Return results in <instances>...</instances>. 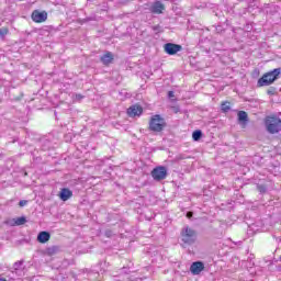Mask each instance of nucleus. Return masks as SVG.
Segmentation results:
<instances>
[{"instance_id": "nucleus-7", "label": "nucleus", "mask_w": 281, "mask_h": 281, "mask_svg": "<svg viewBox=\"0 0 281 281\" xmlns=\"http://www.w3.org/2000/svg\"><path fill=\"white\" fill-rule=\"evenodd\" d=\"M32 20L34 23H45V21H47V12L35 10L32 13Z\"/></svg>"}, {"instance_id": "nucleus-12", "label": "nucleus", "mask_w": 281, "mask_h": 281, "mask_svg": "<svg viewBox=\"0 0 281 281\" xmlns=\"http://www.w3.org/2000/svg\"><path fill=\"white\" fill-rule=\"evenodd\" d=\"M52 236L49 235L48 232H41L38 235H37V240L38 243H42V244H45L47 241H49V238Z\"/></svg>"}, {"instance_id": "nucleus-16", "label": "nucleus", "mask_w": 281, "mask_h": 281, "mask_svg": "<svg viewBox=\"0 0 281 281\" xmlns=\"http://www.w3.org/2000/svg\"><path fill=\"white\" fill-rule=\"evenodd\" d=\"M238 120H239V122H247L249 120V116L247 115V112L239 111L238 112Z\"/></svg>"}, {"instance_id": "nucleus-14", "label": "nucleus", "mask_w": 281, "mask_h": 281, "mask_svg": "<svg viewBox=\"0 0 281 281\" xmlns=\"http://www.w3.org/2000/svg\"><path fill=\"white\" fill-rule=\"evenodd\" d=\"M27 223V220L25 217H18L16 220H12L10 225H25Z\"/></svg>"}, {"instance_id": "nucleus-3", "label": "nucleus", "mask_w": 281, "mask_h": 281, "mask_svg": "<svg viewBox=\"0 0 281 281\" xmlns=\"http://www.w3.org/2000/svg\"><path fill=\"white\" fill-rule=\"evenodd\" d=\"M166 126V120L159 114L151 116L149 120V131L153 133H161Z\"/></svg>"}, {"instance_id": "nucleus-24", "label": "nucleus", "mask_w": 281, "mask_h": 281, "mask_svg": "<svg viewBox=\"0 0 281 281\" xmlns=\"http://www.w3.org/2000/svg\"><path fill=\"white\" fill-rule=\"evenodd\" d=\"M192 216H194V213L191 212V211H189V212L187 213V218H192Z\"/></svg>"}, {"instance_id": "nucleus-23", "label": "nucleus", "mask_w": 281, "mask_h": 281, "mask_svg": "<svg viewBox=\"0 0 281 281\" xmlns=\"http://www.w3.org/2000/svg\"><path fill=\"white\" fill-rule=\"evenodd\" d=\"M4 34H8V30L0 29V36H3Z\"/></svg>"}, {"instance_id": "nucleus-13", "label": "nucleus", "mask_w": 281, "mask_h": 281, "mask_svg": "<svg viewBox=\"0 0 281 281\" xmlns=\"http://www.w3.org/2000/svg\"><path fill=\"white\" fill-rule=\"evenodd\" d=\"M101 63H103V65H111V63H113V54L111 52L104 54L101 57Z\"/></svg>"}, {"instance_id": "nucleus-15", "label": "nucleus", "mask_w": 281, "mask_h": 281, "mask_svg": "<svg viewBox=\"0 0 281 281\" xmlns=\"http://www.w3.org/2000/svg\"><path fill=\"white\" fill-rule=\"evenodd\" d=\"M58 251H59L58 246H52V247H48V248L46 249V254H47L48 256H55V254H58Z\"/></svg>"}, {"instance_id": "nucleus-6", "label": "nucleus", "mask_w": 281, "mask_h": 281, "mask_svg": "<svg viewBox=\"0 0 281 281\" xmlns=\"http://www.w3.org/2000/svg\"><path fill=\"white\" fill-rule=\"evenodd\" d=\"M164 49L166 54H169V56H175V54H177L178 52H181L183 47L179 44L167 43L165 44Z\"/></svg>"}, {"instance_id": "nucleus-2", "label": "nucleus", "mask_w": 281, "mask_h": 281, "mask_svg": "<svg viewBox=\"0 0 281 281\" xmlns=\"http://www.w3.org/2000/svg\"><path fill=\"white\" fill-rule=\"evenodd\" d=\"M266 130L271 135H276V133L281 132V120L276 115L267 116L265 120Z\"/></svg>"}, {"instance_id": "nucleus-19", "label": "nucleus", "mask_w": 281, "mask_h": 281, "mask_svg": "<svg viewBox=\"0 0 281 281\" xmlns=\"http://www.w3.org/2000/svg\"><path fill=\"white\" fill-rule=\"evenodd\" d=\"M21 267H23V261H18L13 265V268L15 269V271H19L21 269Z\"/></svg>"}, {"instance_id": "nucleus-21", "label": "nucleus", "mask_w": 281, "mask_h": 281, "mask_svg": "<svg viewBox=\"0 0 281 281\" xmlns=\"http://www.w3.org/2000/svg\"><path fill=\"white\" fill-rule=\"evenodd\" d=\"M19 205H20V207H25V205H27V200H21L19 202Z\"/></svg>"}, {"instance_id": "nucleus-1", "label": "nucleus", "mask_w": 281, "mask_h": 281, "mask_svg": "<svg viewBox=\"0 0 281 281\" xmlns=\"http://www.w3.org/2000/svg\"><path fill=\"white\" fill-rule=\"evenodd\" d=\"M281 69L276 68L269 72H266L257 82L258 87H269V85H273L274 80L280 78Z\"/></svg>"}, {"instance_id": "nucleus-9", "label": "nucleus", "mask_w": 281, "mask_h": 281, "mask_svg": "<svg viewBox=\"0 0 281 281\" xmlns=\"http://www.w3.org/2000/svg\"><path fill=\"white\" fill-rule=\"evenodd\" d=\"M203 269H205V265L203 263V261H195L190 267V271L191 273H193V276H199V273H201Z\"/></svg>"}, {"instance_id": "nucleus-26", "label": "nucleus", "mask_w": 281, "mask_h": 281, "mask_svg": "<svg viewBox=\"0 0 281 281\" xmlns=\"http://www.w3.org/2000/svg\"><path fill=\"white\" fill-rule=\"evenodd\" d=\"M0 281H8V280H5V278H0Z\"/></svg>"}, {"instance_id": "nucleus-5", "label": "nucleus", "mask_w": 281, "mask_h": 281, "mask_svg": "<svg viewBox=\"0 0 281 281\" xmlns=\"http://www.w3.org/2000/svg\"><path fill=\"white\" fill-rule=\"evenodd\" d=\"M151 177L155 181H164V179L168 177V170L166 169V167H156L151 171Z\"/></svg>"}, {"instance_id": "nucleus-11", "label": "nucleus", "mask_w": 281, "mask_h": 281, "mask_svg": "<svg viewBox=\"0 0 281 281\" xmlns=\"http://www.w3.org/2000/svg\"><path fill=\"white\" fill-rule=\"evenodd\" d=\"M58 196L61 201H69V198L74 196V192L67 188H64L60 190Z\"/></svg>"}, {"instance_id": "nucleus-17", "label": "nucleus", "mask_w": 281, "mask_h": 281, "mask_svg": "<svg viewBox=\"0 0 281 281\" xmlns=\"http://www.w3.org/2000/svg\"><path fill=\"white\" fill-rule=\"evenodd\" d=\"M192 137L194 142H199V139L203 137V132H201V130L194 131Z\"/></svg>"}, {"instance_id": "nucleus-18", "label": "nucleus", "mask_w": 281, "mask_h": 281, "mask_svg": "<svg viewBox=\"0 0 281 281\" xmlns=\"http://www.w3.org/2000/svg\"><path fill=\"white\" fill-rule=\"evenodd\" d=\"M221 109H222V111H223L224 113H227V112L229 111V109H232L231 103L227 102V101L223 102V103L221 104Z\"/></svg>"}, {"instance_id": "nucleus-22", "label": "nucleus", "mask_w": 281, "mask_h": 281, "mask_svg": "<svg viewBox=\"0 0 281 281\" xmlns=\"http://www.w3.org/2000/svg\"><path fill=\"white\" fill-rule=\"evenodd\" d=\"M259 192H267V188L265 186H258Z\"/></svg>"}, {"instance_id": "nucleus-8", "label": "nucleus", "mask_w": 281, "mask_h": 281, "mask_svg": "<svg viewBox=\"0 0 281 281\" xmlns=\"http://www.w3.org/2000/svg\"><path fill=\"white\" fill-rule=\"evenodd\" d=\"M142 113H144V109L138 104L132 105L127 109V115L130 117H139Z\"/></svg>"}, {"instance_id": "nucleus-10", "label": "nucleus", "mask_w": 281, "mask_h": 281, "mask_svg": "<svg viewBox=\"0 0 281 281\" xmlns=\"http://www.w3.org/2000/svg\"><path fill=\"white\" fill-rule=\"evenodd\" d=\"M164 10H166V5H164V3H161V1H156L150 7V12H153V14H162Z\"/></svg>"}, {"instance_id": "nucleus-20", "label": "nucleus", "mask_w": 281, "mask_h": 281, "mask_svg": "<svg viewBox=\"0 0 281 281\" xmlns=\"http://www.w3.org/2000/svg\"><path fill=\"white\" fill-rule=\"evenodd\" d=\"M268 95H274L276 94V88H269L267 90Z\"/></svg>"}, {"instance_id": "nucleus-4", "label": "nucleus", "mask_w": 281, "mask_h": 281, "mask_svg": "<svg viewBox=\"0 0 281 281\" xmlns=\"http://www.w3.org/2000/svg\"><path fill=\"white\" fill-rule=\"evenodd\" d=\"M182 241L186 243V245H193V243L196 241V231L192 229L191 227H186L181 232Z\"/></svg>"}, {"instance_id": "nucleus-25", "label": "nucleus", "mask_w": 281, "mask_h": 281, "mask_svg": "<svg viewBox=\"0 0 281 281\" xmlns=\"http://www.w3.org/2000/svg\"><path fill=\"white\" fill-rule=\"evenodd\" d=\"M168 97H169V98H175V92H173V91H169V92H168Z\"/></svg>"}]
</instances>
